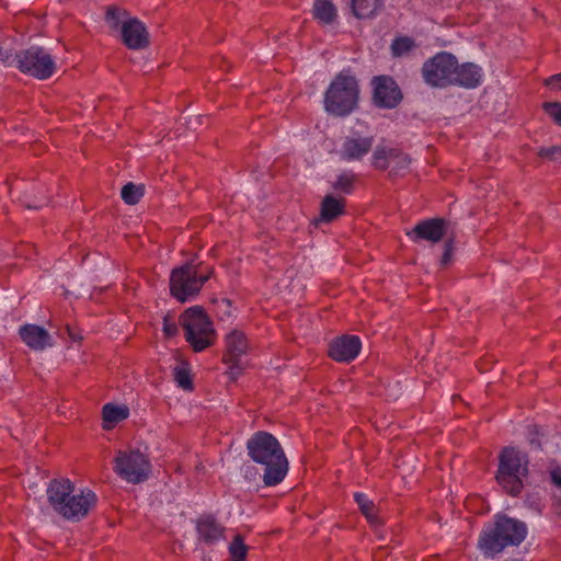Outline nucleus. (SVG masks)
<instances>
[{
	"label": "nucleus",
	"instance_id": "obj_1",
	"mask_svg": "<svg viewBox=\"0 0 561 561\" xmlns=\"http://www.w3.org/2000/svg\"><path fill=\"white\" fill-rule=\"evenodd\" d=\"M46 493L53 510L70 520L83 518L96 502V496L91 490L76 489L69 479L53 480Z\"/></svg>",
	"mask_w": 561,
	"mask_h": 561
},
{
	"label": "nucleus",
	"instance_id": "obj_2",
	"mask_svg": "<svg viewBox=\"0 0 561 561\" xmlns=\"http://www.w3.org/2000/svg\"><path fill=\"white\" fill-rule=\"evenodd\" d=\"M249 456L264 466L263 480L272 486L282 482L288 471V461L278 440L266 432H259L247 443Z\"/></svg>",
	"mask_w": 561,
	"mask_h": 561
},
{
	"label": "nucleus",
	"instance_id": "obj_3",
	"mask_svg": "<svg viewBox=\"0 0 561 561\" xmlns=\"http://www.w3.org/2000/svg\"><path fill=\"white\" fill-rule=\"evenodd\" d=\"M527 535V527L524 523L497 516L494 525L483 529L479 548L486 557H494L507 546H518Z\"/></svg>",
	"mask_w": 561,
	"mask_h": 561
},
{
	"label": "nucleus",
	"instance_id": "obj_4",
	"mask_svg": "<svg viewBox=\"0 0 561 561\" xmlns=\"http://www.w3.org/2000/svg\"><path fill=\"white\" fill-rule=\"evenodd\" d=\"M358 83L352 75L342 71L330 83L324 94V108L335 116H346L357 106Z\"/></svg>",
	"mask_w": 561,
	"mask_h": 561
},
{
	"label": "nucleus",
	"instance_id": "obj_5",
	"mask_svg": "<svg viewBox=\"0 0 561 561\" xmlns=\"http://www.w3.org/2000/svg\"><path fill=\"white\" fill-rule=\"evenodd\" d=\"M180 323L184 330L185 339L195 352H202L214 344L216 330L209 317L198 307L186 309Z\"/></svg>",
	"mask_w": 561,
	"mask_h": 561
},
{
	"label": "nucleus",
	"instance_id": "obj_6",
	"mask_svg": "<svg viewBox=\"0 0 561 561\" xmlns=\"http://www.w3.org/2000/svg\"><path fill=\"white\" fill-rule=\"evenodd\" d=\"M527 472L528 458L525 454L515 448H505L501 453L496 480L507 493L517 495L520 492Z\"/></svg>",
	"mask_w": 561,
	"mask_h": 561
},
{
	"label": "nucleus",
	"instance_id": "obj_7",
	"mask_svg": "<svg viewBox=\"0 0 561 561\" xmlns=\"http://www.w3.org/2000/svg\"><path fill=\"white\" fill-rule=\"evenodd\" d=\"M113 470L122 480L138 484L149 478L151 462L145 453L128 447L116 453L113 460Z\"/></svg>",
	"mask_w": 561,
	"mask_h": 561
},
{
	"label": "nucleus",
	"instance_id": "obj_8",
	"mask_svg": "<svg viewBox=\"0 0 561 561\" xmlns=\"http://www.w3.org/2000/svg\"><path fill=\"white\" fill-rule=\"evenodd\" d=\"M15 66L21 72L39 80L50 78L56 71V61L42 47L33 46L16 55Z\"/></svg>",
	"mask_w": 561,
	"mask_h": 561
},
{
	"label": "nucleus",
	"instance_id": "obj_9",
	"mask_svg": "<svg viewBox=\"0 0 561 561\" xmlns=\"http://www.w3.org/2000/svg\"><path fill=\"white\" fill-rule=\"evenodd\" d=\"M207 279L208 276L198 274L192 264L174 268L170 276L171 295L176 300L185 302L199 293Z\"/></svg>",
	"mask_w": 561,
	"mask_h": 561
},
{
	"label": "nucleus",
	"instance_id": "obj_10",
	"mask_svg": "<svg viewBox=\"0 0 561 561\" xmlns=\"http://www.w3.org/2000/svg\"><path fill=\"white\" fill-rule=\"evenodd\" d=\"M456 58L448 53H439L423 66V77L433 87L455 84Z\"/></svg>",
	"mask_w": 561,
	"mask_h": 561
},
{
	"label": "nucleus",
	"instance_id": "obj_11",
	"mask_svg": "<svg viewBox=\"0 0 561 561\" xmlns=\"http://www.w3.org/2000/svg\"><path fill=\"white\" fill-rule=\"evenodd\" d=\"M374 100L378 106L392 108L401 100V92L397 83L388 77H377L373 81Z\"/></svg>",
	"mask_w": 561,
	"mask_h": 561
},
{
	"label": "nucleus",
	"instance_id": "obj_12",
	"mask_svg": "<svg viewBox=\"0 0 561 561\" xmlns=\"http://www.w3.org/2000/svg\"><path fill=\"white\" fill-rule=\"evenodd\" d=\"M362 348V342L356 335H343L335 339L329 348L330 356L336 362H351L355 359Z\"/></svg>",
	"mask_w": 561,
	"mask_h": 561
},
{
	"label": "nucleus",
	"instance_id": "obj_13",
	"mask_svg": "<svg viewBox=\"0 0 561 561\" xmlns=\"http://www.w3.org/2000/svg\"><path fill=\"white\" fill-rule=\"evenodd\" d=\"M21 340L34 351H43L54 345V340L46 329L36 324H25L19 329Z\"/></svg>",
	"mask_w": 561,
	"mask_h": 561
},
{
	"label": "nucleus",
	"instance_id": "obj_14",
	"mask_svg": "<svg viewBox=\"0 0 561 561\" xmlns=\"http://www.w3.org/2000/svg\"><path fill=\"white\" fill-rule=\"evenodd\" d=\"M226 355L228 363L237 365L240 358L247 354L249 342L245 334L239 329H231L225 335Z\"/></svg>",
	"mask_w": 561,
	"mask_h": 561
},
{
	"label": "nucleus",
	"instance_id": "obj_15",
	"mask_svg": "<svg viewBox=\"0 0 561 561\" xmlns=\"http://www.w3.org/2000/svg\"><path fill=\"white\" fill-rule=\"evenodd\" d=\"M122 38L131 49H140L148 45V32L137 19H128L123 22Z\"/></svg>",
	"mask_w": 561,
	"mask_h": 561
},
{
	"label": "nucleus",
	"instance_id": "obj_16",
	"mask_svg": "<svg viewBox=\"0 0 561 561\" xmlns=\"http://www.w3.org/2000/svg\"><path fill=\"white\" fill-rule=\"evenodd\" d=\"M445 233V222L442 219H428L415 226L413 231L408 232L412 240H427L438 242Z\"/></svg>",
	"mask_w": 561,
	"mask_h": 561
},
{
	"label": "nucleus",
	"instance_id": "obj_17",
	"mask_svg": "<svg viewBox=\"0 0 561 561\" xmlns=\"http://www.w3.org/2000/svg\"><path fill=\"white\" fill-rule=\"evenodd\" d=\"M455 84L465 88H476L482 81L483 72L482 69L471 62L458 66L456 62Z\"/></svg>",
	"mask_w": 561,
	"mask_h": 561
},
{
	"label": "nucleus",
	"instance_id": "obj_18",
	"mask_svg": "<svg viewBox=\"0 0 561 561\" xmlns=\"http://www.w3.org/2000/svg\"><path fill=\"white\" fill-rule=\"evenodd\" d=\"M373 146L371 137H351L347 138L342 147V157L346 160L360 159L368 153Z\"/></svg>",
	"mask_w": 561,
	"mask_h": 561
},
{
	"label": "nucleus",
	"instance_id": "obj_19",
	"mask_svg": "<svg viewBox=\"0 0 561 561\" xmlns=\"http://www.w3.org/2000/svg\"><path fill=\"white\" fill-rule=\"evenodd\" d=\"M196 530L199 539L206 543L219 541L224 534V527L211 516H203L197 520Z\"/></svg>",
	"mask_w": 561,
	"mask_h": 561
},
{
	"label": "nucleus",
	"instance_id": "obj_20",
	"mask_svg": "<svg viewBox=\"0 0 561 561\" xmlns=\"http://www.w3.org/2000/svg\"><path fill=\"white\" fill-rule=\"evenodd\" d=\"M128 416L129 408L126 404L106 403L102 409L103 428L112 430Z\"/></svg>",
	"mask_w": 561,
	"mask_h": 561
},
{
	"label": "nucleus",
	"instance_id": "obj_21",
	"mask_svg": "<svg viewBox=\"0 0 561 561\" xmlns=\"http://www.w3.org/2000/svg\"><path fill=\"white\" fill-rule=\"evenodd\" d=\"M383 8V0H352L353 13L358 19H371Z\"/></svg>",
	"mask_w": 561,
	"mask_h": 561
},
{
	"label": "nucleus",
	"instance_id": "obj_22",
	"mask_svg": "<svg viewBox=\"0 0 561 561\" xmlns=\"http://www.w3.org/2000/svg\"><path fill=\"white\" fill-rule=\"evenodd\" d=\"M343 213V199L334 196H327L321 204L320 219L322 221H332Z\"/></svg>",
	"mask_w": 561,
	"mask_h": 561
},
{
	"label": "nucleus",
	"instance_id": "obj_23",
	"mask_svg": "<svg viewBox=\"0 0 561 561\" xmlns=\"http://www.w3.org/2000/svg\"><path fill=\"white\" fill-rule=\"evenodd\" d=\"M313 18L323 24H331L336 18V8L330 0H316Z\"/></svg>",
	"mask_w": 561,
	"mask_h": 561
},
{
	"label": "nucleus",
	"instance_id": "obj_24",
	"mask_svg": "<svg viewBox=\"0 0 561 561\" xmlns=\"http://www.w3.org/2000/svg\"><path fill=\"white\" fill-rule=\"evenodd\" d=\"M354 499L358 504L362 513L366 516L369 523L378 524V517L375 514V505L374 503L363 493H355Z\"/></svg>",
	"mask_w": 561,
	"mask_h": 561
},
{
	"label": "nucleus",
	"instance_id": "obj_25",
	"mask_svg": "<svg viewBox=\"0 0 561 561\" xmlns=\"http://www.w3.org/2000/svg\"><path fill=\"white\" fill-rule=\"evenodd\" d=\"M127 13L117 8H108L105 15V22L112 30L121 27L123 31V22L128 21Z\"/></svg>",
	"mask_w": 561,
	"mask_h": 561
},
{
	"label": "nucleus",
	"instance_id": "obj_26",
	"mask_svg": "<svg viewBox=\"0 0 561 561\" xmlns=\"http://www.w3.org/2000/svg\"><path fill=\"white\" fill-rule=\"evenodd\" d=\"M394 156V149L378 147L374 151V164L378 169H387L391 167V157Z\"/></svg>",
	"mask_w": 561,
	"mask_h": 561
},
{
	"label": "nucleus",
	"instance_id": "obj_27",
	"mask_svg": "<svg viewBox=\"0 0 561 561\" xmlns=\"http://www.w3.org/2000/svg\"><path fill=\"white\" fill-rule=\"evenodd\" d=\"M142 195L144 188L140 185L128 183L122 188V198L126 204L129 205L137 204Z\"/></svg>",
	"mask_w": 561,
	"mask_h": 561
},
{
	"label": "nucleus",
	"instance_id": "obj_28",
	"mask_svg": "<svg viewBox=\"0 0 561 561\" xmlns=\"http://www.w3.org/2000/svg\"><path fill=\"white\" fill-rule=\"evenodd\" d=\"M174 379L179 387H181L184 390H191L192 389V379L190 375L188 366L184 363L178 365L174 370Z\"/></svg>",
	"mask_w": 561,
	"mask_h": 561
},
{
	"label": "nucleus",
	"instance_id": "obj_29",
	"mask_svg": "<svg viewBox=\"0 0 561 561\" xmlns=\"http://www.w3.org/2000/svg\"><path fill=\"white\" fill-rule=\"evenodd\" d=\"M229 551L232 561H245L248 547L245 546L241 536H236L229 546Z\"/></svg>",
	"mask_w": 561,
	"mask_h": 561
},
{
	"label": "nucleus",
	"instance_id": "obj_30",
	"mask_svg": "<svg viewBox=\"0 0 561 561\" xmlns=\"http://www.w3.org/2000/svg\"><path fill=\"white\" fill-rule=\"evenodd\" d=\"M414 47V42L410 37L396 38L391 45L392 54L397 57L408 54Z\"/></svg>",
	"mask_w": 561,
	"mask_h": 561
},
{
	"label": "nucleus",
	"instance_id": "obj_31",
	"mask_svg": "<svg viewBox=\"0 0 561 561\" xmlns=\"http://www.w3.org/2000/svg\"><path fill=\"white\" fill-rule=\"evenodd\" d=\"M546 114L558 125H561V103L547 102L542 105Z\"/></svg>",
	"mask_w": 561,
	"mask_h": 561
},
{
	"label": "nucleus",
	"instance_id": "obj_32",
	"mask_svg": "<svg viewBox=\"0 0 561 561\" xmlns=\"http://www.w3.org/2000/svg\"><path fill=\"white\" fill-rule=\"evenodd\" d=\"M538 154L541 158L559 162L561 161V146L542 147L539 149Z\"/></svg>",
	"mask_w": 561,
	"mask_h": 561
},
{
	"label": "nucleus",
	"instance_id": "obj_33",
	"mask_svg": "<svg viewBox=\"0 0 561 561\" xmlns=\"http://www.w3.org/2000/svg\"><path fill=\"white\" fill-rule=\"evenodd\" d=\"M410 163V160L407 154L401 153L394 150V156L391 157V169L394 170L397 168H405Z\"/></svg>",
	"mask_w": 561,
	"mask_h": 561
},
{
	"label": "nucleus",
	"instance_id": "obj_34",
	"mask_svg": "<svg viewBox=\"0 0 561 561\" xmlns=\"http://www.w3.org/2000/svg\"><path fill=\"white\" fill-rule=\"evenodd\" d=\"M163 333L165 336L168 337H172L174 336L176 333H178V325L175 323V321L170 318L169 316H165L163 318Z\"/></svg>",
	"mask_w": 561,
	"mask_h": 561
},
{
	"label": "nucleus",
	"instance_id": "obj_35",
	"mask_svg": "<svg viewBox=\"0 0 561 561\" xmlns=\"http://www.w3.org/2000/svg\"><path fill=\"white\" fill-rule=\"evenodd\" d=\"M0 62L11 66L16 64V55H12V50L10 48H5L0 45Z\"/></svg>",
	"mask_w": 561,
	"mask_h": 561
},
{
	"label": "nucleus",
	"instance_id": "obj_36",
	"mask_svg": "<svg viewBox=\"0 0 561 561\" xmlns=\"http://www.w3.org/2000/svg\"><path fill=\"white\" fill-rule=\"evenodd\" d=\"M545 84L552 91H561V73L547 78Z\"/></svg>",
	"mask_w": 561,
	"mask_h": 561
},
{
	"label": "nucleus",
	"instance_id": "obj_37",
	"mask_svg": "<svg viewBox=\"0 0 561 561\" xmlns=\"http://www.w3.org/2000/svg\"><path fill=\"white\" fill-rule=\"evenodd\" d=\"M351 184H352V179L347 175H342L335 182V187L343 190V191H347L348 187L351 186Z\"/></svg>",
	"mask_w": 561,
	"mask_h": 561
},
{
	"label": "nucleus",
	"instance_id": "obj_38",
	"mask_svg": "<svg viewBox=\"0 0 561 561\" xmlns=\"http://www.w3.org/2000/svg\"><path fill=\"white\" fill-rule=\"evenodd\" d=\"M66 329H67L68 336L72 342H80L82 340V335L79 331L72 329L69 325H67Z\"/></svg>",
	"mask_w": 561,
	"mask_h": 561
},
{
	"label": "nucleus",
	"instance_id": "obj_39",
	"mask_svg": "<svg viewBox=\"0 0 561 561\" xmlns=\"http://www.w3.org/2000/svg\"><path fill=\"white\" fill-rule=\"evenodd\" d=\"M453 247L450 243L446 244L445 252L442 257V264L447 265L451 260Z\"/></svg>",
	"mask_w": 561,
	"mask_h": 561
},
{
	"label": "nucleus",
	"instance_id": "obj_40",
	"mask_svg": "<svg viewBox=\"0 0 561 561\" xmlns=\"http://www.w3.org/2000/svg\"><path fill=\"white\" fill-rule=\"evenodd\" d=\"M551 479L554 484L561 486V469L557 468L551 471Z\"/></svg>",
	"mask_w": 561,
	"mask_h": 561
},
{
	"label": "nucleus",
	"instance_id": "obj_41",
	"mask_svg": "<svg viewBox=\"0 0 561 561\" xmlns=\"http://www.w3.org/2000/svg\"><path fill=\"white\" fill-rule=\"evenodd\" d=\"M42 205H43V203H26L27 208H34V209L42 207Z\"/></svg>",
	"mask_w": 561,
	"mask_h": 561
}]
</instances>
